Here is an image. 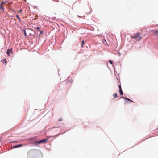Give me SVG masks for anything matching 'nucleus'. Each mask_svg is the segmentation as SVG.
<instances>
[{
    "instance_id": "nucleus-4",
    "label": "nucleus",
    "mask_w": 158,
    "mask_h": 158,
    "mask_svg": "<svg viewBox=\"0 0 158 158\" xmlns=\"http://www.w3.org/2000/svg\"><path fill=\"white\" fill-rule=\"evenodd\" d=\"M22 146H23V145L22 144H19V145H14V146H13V147L12 148H18V147H22Z\"/></svg>"
},
{
    "instance_id": "nucleus-18",
    "label": "nucleus",
    "mask_w": 158,
    "mask_h": 158,
    "mask_svg": "<svg viewBox=\"0 0 158 158\" xmlns=\"http://www.w3.org/2000/svg\"><path fill=\"white\" fill-rule=\"evenodd\" d=\"M40 27H37L36 29L37 30H40Z\"/></svg>"
},
{
    "instance_id": "nucleus-11",
    "label": "nucleus",
    "mask_w": 158,
    "mask_h": 158,
    "mask_svg": "<svg viewBox=\"0 0 158 158\" xmlns=\"http://www.w3.org/2000/svg\"><path fill=\"white\" fill-rule=\"evenodd\" d=\"M23 31H24V35L25 36H26V31H25V29H23Z\"/></svg>"
},
{
    "instance_id": "nucleus-6",
    "label": "nucleus",
    "mask_w": 158,
    "mask_h": 158,
    "mask_svg": "<svg viewBox=\"0 0 158 158\" xmlns=\"http://www.w3.org/2000/svg\"><path fill=\"white\" fill-rule=\"evenodd\" d=\"M121 98H124V99H126L127 100H128L129 101H131V102H133L131 100H130V99H129V98H127L124 97H121Z\"/></svg>"
},
{
    "instance_id": "nucleus-10",
    "label": "nucleus",
    "mask_w": 158,
    "mask_h": 158,
    "mask_svg": "<svg viewBox=\"0 0 158 158\" xmlns=\"http://www.w3.org/2000/svg\"><path fill=\"white\" fill-rule=\"evenodd\" d=\"M16 17L19 20V21H20L21 20H20V18L19 17V16L18 15H17L16 16Z\"/></svg>"
},
{
    "instance_id": "nucleus-12",
    "label": "nucleus",
    "mask_w": 158,
    "mask_h": 158,
    "mask_svg": "<svg viewBox=\"0 0 158 158\" xmlns=\"http://www.w3.org/2000/svg\"><path fill=\"white\" fill-rule=\"evenodd\" d=\"M109 62L111 64H113V61L111 60H109Z\"/></svg>"
},
{
    "instance_id": "nucleus-13",
    "label": "nucleus",
    "mask_w": 158,
    "mask_h": 158,
    "mask_svg": "<svg viewBox=\"0 0 158 158\" xmlns=\"http://www.w3.org/2000/svg\"><path fill=\"white\" fill-rule=\"evenodd\" d=\"M84 44V41L83 40L82 41V44H81L82 47H83Z\"/></svg>"
},
{
    "instance_id": "nucleus-7",
    "label": "nucleus",
    "mask_w": 158,
    "mask_h": 158,
    "mask_svg": "<svg viewBox=\"0 0 158 158\" xmlns=\"http://www.w3.org/2000/svg\"><path fill=\"white\" fill-rule=\"evenodd\" d=\"M4 7L3 5L1 4L0 5V9L1 10H3L4 9Z\"/></svg>"
},
{
    "instance_id": "nucleus-20",
    "label": "nucleus",
    "mask_w": 158,
    "mask_h": 158,
    "mask_svg": "<svg viewBox=\"0 0 158 158\" xmlns=\"http://www.w3.org/2000/svg\"><path fill=\"white\" fill-rule=\"evenodd\" d=\"M19 12L20 13H21L22 12V10L21 9L19 10Z\"/></svg>"
},
{
    "instance_id": "nucleus-17",
    "label": "nucleus",
    "mask_w": 158,
    "mask_h": 158,
    "mask_svg": "<svg viewBox=\"0 0 158 158\" xmlns=\"http://www.w3.org/2000/svg\"><path fill=\"white\" fill-rule=\"evenodd\" d=\"M40 34H42L43 33V31H40Z\"/></svg>"
},
{
    "instance_id": "nucleus-5",
    "label": "nucleus",
    "mask_w": 158,
    "mask_h": 158,
    "mask_svg": "<svg viewBox=\"0 0 158 158\" xmlns=\"http://www.w3.org/2000/svg\"><path fill=\"white\" fill-rule=\"evenodd\" d=\"M154 35H156L157 36L158 35V30L153 31Z\"/></svg>"
},
{
    "instance_id": "nucleus-3",
    "label": "nucleus",
    "mask_w": 158,
    "mask_h": 158,
    "mask_svg": "<svg viewBox=\"0 0 158 158\" xmlns=\"http://www.w3.org/2000/svg\"><path fill=\"white\" fill-rule=\"evenodd\" d=\"M10 52H11L12 53V49H11V50H10V49H8L7 50V52H6V53H7V55H8V56H10Z\"/></svg>"
},
{
    "instance_id": "nucleus-16",
    "label": "nucleus",
    "mask_w": 158,
    "mask_h": 158,
    "mask_svg": "<svg viewBox=\"0 0 158 158\" xmlns=\"http://www.w3.org/2000/svg\"><path fill=\"white\" fill-rule=\"evenodd\" d=\"M5 3V2H2V3H1V4L3 5V4H4V3Z\"/></svg>"
},
{
    "instance_id": "nucleus-14",
    "label": "nucleus",
    "mask_w": 158,
    "mask_h": 158,
    "mask_svg": "<svg viewBox=\"0 0 158 158\" xmlns=\"http://www.w3.org/2000/svg\"><path fill=\"white\" fill-rule=\"evenodd\" d=\"M118 87H119V90H120L121 89H121V85H118Z\"/></svg>"
},
{
    "instance_id": "nucleus-9",
    "label": "nucleus",
    "mask_w": 158,
    "mask_h": 158,
    "mask_svg": "<svg viewBox=\"0 0 158 158\" xmlns=\"http://www.w3.org/2000/svg\"><path fill=\"white\" fill-rule=\"evenodd\" d=\"M119 92L120 94L121 95H123V91H122V89H121L119 90Z\"/></svg>"
},
{
    "instance_id": "nucleus-2",
    "label": "nucleus",
    "mask_w": 158,
    "mask_h": 158,
    "mask_svg": "<svg viewBox=\"0 0 158 158\" xmlns=\"http://www.w3.org/2000/svg\"><path fill=\"white\" fill-rule=\"evenodd\" d=\"M48 140V139H44L40 141H36L35 142V143L38 144L45 143Z\"/></svg>"
},
{
    "instance_id": "nucleus-1",
    "label": "nucleus",
    "mask_w": 158,
    "mask_h": 158,
    "mask_svg": "<svg viewBox=\"0 0 158 158\" xmlns=\"http://www.w3.org/2000/svg\"><path fill=\"white\" fill-rule=\"evenodd\" d=\"M140 34L139 33H137L135 36H131V37L134 39H137V41H139L141 39V37L139 36V35Z\"/></svg>"
},
{
    "instance_id": "nucleus-8",
    "label": "nucleus",
    "mask_w": 158,
    "mask_h": 158,
    "mask_svg": "<svg viewBox=\"0 0 158 158\" xmlns=\"http://www.w3.org/2000/svg\"><path fill=\"white\" fill-rule=\"evenodd\" d=\"M113 95L114 96V98H116L117 97V94L116 93L114 94Z\"/></svg>"
},
{
    "instance_id": "nucleus-19",
    "label": "nucleus",
    "mask_w": 158,
    "mask_h": 158,
    "mask_svg": "<svg viewBox=\"0 0 158 158\" xmlns=\"http://www.w3.org/2000/svg\"><path fill=\"white\" fill-rule=\"evenodd\" d=\"M12 143H17V142L16 141H13L12 142Z\"/></svg>"
},
{
    "instance_id": "nucleus-21",
    "label": "nucleus",
    "mask_w": 158,
    "mask_h": 158,
    "mask_svg": "<svg viewBox=\"0 0 158 158\" xmlns=\"http://www.w3.org/2000/svg\"><path fill=\"white\" fill-rule=\"evenodd\" d=\"M59 121H61V119H60V120H59Z\"/></svg>"
},
{
    "instance_id": "nucleus-15",
    "label": "nucleus",
    "mask_w": 158,
    "mask_h": 158,
    "mask_svg": "<svg viewBox=\"0 0 158 158\" xmlns=\"http://www.w3.org/2000/svg\"><path fill=\"white\" fill-rule=\"evenodd\" d=\"M3 62H5L6 64V59H4L3 60Z\"/></svg>"
}]
</instances>
